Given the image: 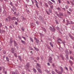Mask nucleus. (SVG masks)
I'll return each mask as SVG.
<instances>
[{"label": "nucleus", "instance_id": "obj_1", "mask_svg": "<svg viewBox=\"0 0 74 74\" xmlns=\"http://www.w3.org/2000/svg\"><path fill=\"white\" fill-rule=\"evenodd\" d=\"M50 29L53 32H55V31H56V29L54 28V27H53L52 28L51 27H50Z\"/></svg>", "mask_w": 74, "mask_h": 74}, {"label": "nucleus", "instance_id": "obj_2", "mask_svg": "<svg viewBox=\"0 0 74 74\" xmlns=\"http://www.w3.org/2000/svg\"><path fill=\"white\" fill-rule=\"evenodd\" d=\"M57 15L58 16L60 17L61 16H63V14L62 13H61V12H60L59 14H57Z\"/></svg>", "mask_w": 74, "mask_h": 74}, {"label": "nucleus", "instance_id": "obj_3", "mask_svg": "<svg viewBox=\"0 0 74 74\" xmlns=\"http://www.w3.org/2000/svg\"><path fill=\"white\" fill-rule=\"evenodd\" d=\"M52 60V58L51 57H50L49 58V61L50 63H52V61H51Z\"/></svg>", "mask_w": 74, "mask_h": 74}, {"label": "nucleus", "instance_id": "obj_4", "mask_svg": "<svg viewBox=\"0 0 74 74\" xmlns=\"http://www.w3.org/2000/svg\"><path fill=\"white\" fill-rule=\"evenodd\" d=\"M37 70H38V71L40 73L42 74V71L40 69L38 68Z\"/></svg>", "mask_w": 74, "mask_h": 74}, {"label": "nucleus", "instance_id": "obj_5", "mask_svg": "<svg viewBox=\"0 0 74 74\" xmlns=\"http://www.w3.org/2000/svg\"><path fill=\"white\" fill-rule=\"evenodd\" d=\"M18 71L17 70H16L15 72H13L12 73V74H19L17 73Z\"/></svg>", "mask_w": 74, "mask_h": 74}, {"label": "nucleus", "instance_id": "obj_6", "mask_svg": "<svg viewBox=\"0 0 74 74\" xmlns=\"http://www.w3.org/2000/svg\"><path fill=\"white\" fill-rule=\"evenodd\" d=\"M11 50L12 52V53H14V48H12Z\"/></svg>", "mask_w": 74, "mask_h": 74}, {"label": "nucleus", "instance_id": "obj_7", "mask_svg": "<svg viewBox=\"0 0 74 74\" xmlns=\"http://www.w3.org/2000/svg\"><path fill=\"white\" fill-rule=\"evenodd\" d=\"M58 42L59 43H60L61 44L62 42V40L61 39L58 40Z\"/></svg>", "mask_w": 74, "mask_h": 74}, {"label": "nucleus", "instance_id": "obj_8", "mask_svg": "<svg viewBox=\"0 0 74 74\" xmlns=\"http://www.w3.org/2000/svg\"><path fill=\"white\" fill-rule=\"evenodd\" d=\"M16 19V18L14 16L12 18H11L12 20H15Z\"/></svg>", "mask_w": 74, "mask_h": 74}, {"label": "nucleus", "instance_id": "obj_9", "mask_svg": "<svg viewBox=\"0 0 74 74\" xmlns=\"http://www.w3.org/2000/svg\"><path fill=\"white\" fill-rule=\"evenodd\" d=\"M5 20L6 21L8 22V21H10V19H9L8 18H5Z\"/></svg>", "mask_w": 74, "mask_h": 74}, {"label": "nucleus", "instance_id": "obj_10", "mask_svg": "<svg viewBox=\"0 0 74 74\" xmlns=\"http://www.w3.org/2000/svg\"><path fill=\"white\" fill-rule=\"evenodd\" d=\"M66 22L67 23L66 24V25H68V24H70V22L69 21L67 20L66 21Z\"/></svg>", "mask_w": 74, "mask_h": 74}, {"label": "nucleus", "instance_id": "obj_11", "mask_svg": "<svg viewBox=\"0 0 74 74\" xmlns=\"http://www.w3.org/2000/svg\"><path fill=\"white\" fill-rule=\"evenodd\" d=\"M37 66H38L40 68H41V66L40 64H39L38 63H37Z\"/></svg>", "mask_w": 74, "mask_h": 74}, {"label": "nucleus", "instance_id": "obj_12", "mask_svg": "<svg viewBox=\"0 0 74 74\" xmlns=\"http://www.w3.org/2000/svg\"><path fill=\"white\" fill-rule=\"evenodd\" d=\"M35 4H36V7H37V8H39V7L38 6V2L37 3H35Z\"/></svg>", "mask_w": 74, "mask_h": 74}, {"label": "nucleus", "instance_id": "obj_13", "mask_svg": "<svg viewBox=\"0 0 74 74\" xmlns=\"http://www.w3.org/2000/svg\"><path fill=\"white\" fill-rule=\"evenodd\" d=\"M21 42L22 43H23V44H24V45L26 44V42H25L24 41L22 40H21Z\"/></svg>", "mask_w": 74, "mask_h": 74}, {"label": "nucleus", "instance_id": "obj_14", "mask_svg": "<svg viewBox=\"0 0 74 74\" xmlns=\"http://www.w3.org/2000/svg\"><path fill=\"white\" fill-rule=\"evenodd\" d=\"M7 13V12H6V11L5 10H4V11L3 12V14H4L5 15Z\"/></svg>", "mask_w": 74, "mask_h": 74}, {"label": "nucleus", "instance_id": "obj_15", "mask_svg": "<svg viewBox=\"0 0 74 74\" xmlns=\"http://www.w3.org/2000/svg\"><path fill=\"white\" fill-rule=\"evenodd\" d=\"M34 48L35 49V50H36V51H39V50L38 49L36 48L35 47H34Z\"/></svg>", "mask_w": 74, "mask_h": 74}, {"label": "nucleus", "instance_id": "obj_16", "mask_svg": "<svg viewBox=\"0 0 74 74\" xmlns=\"http://www.w3.org/2000/svg\"><path fill=\"white\" fill-rule=\"evenodd\" d=\"M33 71L34 72H35V73H36L37 72L36 70L35 69H33Z\"/></svg>", "mask_w": 74, "mask_h": 74}, {"label": "nucleus", "instance_id": "obj_17", "mask_svg": "<svg viewBox=\"0 0 74 74\" xmlns=\"http://www.w3.org/2000/svg\"><path fill=\"white\" fill-rule=\"evenodd\" d=\"M57 9L58 10H59L60 11H61V10L60 9V8H59V7H58V8H57Z\"/></svg>", "mask_w": 74, "mask_h": 74}, {"label": "nucleus", "instance_id": "obj_18", "mask_svg": "<svg viewBox=\"0 0 74 74\" xmlns=\"http://www.w3.org/2000/svg\"><path fill=\"white\" fill-rule=\"evenodd\" d=\"M49 5H51L53 4V3L51 2V1H49V2L48 3Z\"/></svg>", "mask_w": 74, "mask_h": 74}, {"label": "nucleus", "instance_id": "obj_19", "mask_svg": "<svg viewBox=\"0 0 74 74\" xmlns=\"http://www.w3.org/2000/svg\"><path fill=\"white\" fill-rule=\"evenodd\" d=\"M50 44L51 45V46L52 47H53V45L51 42H50Z\"/></svg>", "mask_w": 74, "mask_h": 74}, {"label": "nucleus", "instance_id": "obj_20", "mask_svg": "<svg viewBox=\"0 0 74 74\" xmlns=\"http://www.w3.org/2000/svg\"><path fill=\"white\" fill-rule=\"evenodd\" d=\"M14 45L15 46H16V45H17V44L16 43V42L14 40Z\"/></svg>", "mask_w": 74, "mask_h": 74}, {"label": "nucleus", "instance_id": "obj_21", "mask_svg": "<svg viewBox=\"0 0 74 74\" xmlns=\"http://www.w3.org/2000/svg\"><path fill=\"white\" fill-rule=\"evenodd\" d=\"M36 42L37 44H38L39 41L38 40H36Z\"/></svg>", "mask_w": 74, "mask_h": 74}, {"label": "nucleus", "instance_id": "obj_22", "mask_svg": "<svg viewBox=\"0 0 74 74\" xmlns=\"http://www.w3.org/2000/svg\"><path fill=\"white\" fill-rule=\"evenodd\" d=\"M49 13H52V10H50V9L49 10Z\"/></svg>", "mask_w": 74, "mask_h": 74}, {"label": "nucleus", "instance_id": "obj_23", "mask_svg": "<svg viewBox=\"0 0 74 74\" xmlns=\"http://www.w3.org/2000/svg\"><path fill=\"white\" fill-rule=\"evenodd\" d=\"M65 52L66 54H69V52L68 51V50H66Z\"/></svg>", "mask_w": 74, "mask_h": 74}, {"label": "nucleus", "instance_id": "obj_24", "mask_svg": "<svg viewBox=\"0 0 74 74\" xmlns=\"http://www.w3.org/2000/svg\"><path fill=\"white\" fill-rule=\"evenodd\" d=\"M65 7L66 8V9H68V8H69V6H68V5H65Z\"/></svg>", "mask_w": 74, "mask_h": 74}, {"label": "nucleus", "instance_id": "obj_25", "mask_svg": "<svg viewBox=\"0 0 74 74\" xmlns=\"http://www.w3.org/2000/svg\"><path fill=\"white\" fill-rule=\"evenodd\" d=\"M30 40H31V41H32V42H33L34 41H33V39L31 38V37L30 38Z\"/></svg>", "mask_w": 74, "mask_h": 74}, {"label": "nucleus", "instance_id": "obj_26", "mask_svg": "<svg viewBox=\"0 0 74 74\" xmlns=\"http://www.w3.org/2000/svg\"><path fill=\"white\" fill-rule=\"evenodd\" d=\"M56 29L58 30H59V29H60V28L59 27H56Z\"/></svg>", "mask_w": 74, "mask_h": 74}, {"label": "nucleus", "instance_id": "obj_27", "mask_svg": "<svg viewBox=\"0 0 74 74\" xmlns=\"http://www.w3.org/2000/svg\"><path fill=\"white\" fill-rule=\"evenodd\" d=\"M29 63H27V68H29Z\"/></svg>", "mask_w": 74, "mask_h": 74}, {"label": "nucleus", "instance_id": "obj_28", "mask_svg": "<svg viewBox=\"0 0 74 74\" xmlns=\"http://www.w3.org/2000/svg\"><path fill=\"white\" fill-rule=\"evenodd\" d=\"M39 19L40 20H42V16H40L39 17Z\"/></svg>", "mask_w": 74, "mask_h": 74}, {"label": "nucleus", "instance_id": "obj_29", "mask_svg": "<svg viewBox=\"0 0 74 74\" xmlns=\"http://www.w3.org/2000/svg\"><path fill=\"white\" fill-rule=\"evenodd\" d=\"M22 38H23L25 40H26V39L25 37H23V36H22Z\"/></svg>", "mask_w": 74, "mask_h": 74}, {"label": "nucleus", "instance_id": "obj_30", "mask_svg": "<svg viewBox=\"0 0 74 74\" xmlns=\"http://www.w3.org/2000/svg\"><path fill=\"white\" fill-rule=\"evenodd\" d=\"M71 3L72 4V6H74V3L73 2H71Z\"/></svg>", "mask_w": 74, "mask_h": 74}, {"label": "nucleus", "instance_id": "obj_31", "mask_svg": "<svg viewBox=\"0 0 74 74\" xmlns=\"http://www.w3.org/2000/svg\"><path fill=\"white\" fill-rule=\"evenodd\" d=\"M51 1L53 2L54 3H56V2L54 0H51Z\"/></svg>", "mask_w": 74, "mask_h": 74}, {"label": "nucleus", "instance_id": "obj_32", "mask_svg": "<svg viewBox=\"0 0 74 74\" xmlns=\"http://www.w3.org/2000/svg\"><path fill=\"white\" fill-rule=\"evenodd\" d=\"M45 71H46V72H47V73H49V71H48L47 70H45Z\"/></svg>", "mask_w": 74, "mask_h": 74}, {"label": "nucleus", "instance_id": "obj_33", "mask_svg": "<svg viewBox=\"0 0 74 74\" xmlns=\"http://www.w3.org/2000/svg\"><path fill=\"white\" fill-rule=\"evenodd\" d=\"M21 29L24 32V28L23 27H22L21 28Z\"/></svg>", "mask_w": 74, "mask_h": 74}, {"label": "nucleus", "instance_id": "obj_34", "mask_svg": "<svg viewBox=\"0 0 74 74\" xmlns=\"http://www.w3.org/2000/svg\"><path fill=\"white\" fill-rule=\"evenodd\" d=\"M70 59H72V60H74L73 58V57H72V56H70Z\"/></svg>", "mask_w": 74, "mask_h": 74}, {"label": "nucleus", "instance_id": "obj_35", "mask_svg": "<svg viewBox=\"0 0 74 74\" xmlns=\"http://www.w3.org/2000/svg\"><path fill=\"white\" fill-rule=\"evenodd\" d=\"M53 5H51L50 6V8L51 9H53Z\"/></svg>", "mask_w": 74, "mask_h": 74}, {"label": "nucleus", "instance_id": "obj_36", "mask_svg": "<svg viewBox=\"0 0 74 74\" xmlns=\"http://www.w3.org/2000/svg\"><path fill=\"white\" fill-rule=\"evenodd\" d=\"M51 73L52 74H56L55 72L53 71H52Z\"/></svg>", "mask_w": 74, "mask_h": 74}, {"label": "nucleus", "instance_id": "obj_37", "mask_svg": "<svg viewBox=\"0 0 74 74\" xmlns=\"http://www.w3.org/2000/svg\"><path fill=\"white\" fill-rule=\"evenodd\" d=\"M39 34H40V35L42 36H43V35L42 34H41V33H39Z\"/></svg>", "mask_w": 74, "mask_h": 74}, {"label": "nucleus", "instance_id": "obj_38", "mask_svg": "<svg viewBox=\"0 0 74 74\" xmlns=\"http://www.w3.org/2000/svg\"><path fill=\"white\" fill-rule=\"evenodd\" d=\"M43 30L45 32H46V29L45 28H43Z\"/></svg>", "mask_w": 74, "mask_h": 74}, {"label": "nucleus", "instance_id": "obj_39", "mask_svg": "<svg viewBox=\"0 0 74 74\" xmlns=\"http://www.w3.org/2000/svg\"><path fill=\"white\" fill-rule=\"evenodd\" d=\"M36 23L37 24V25H38L39 24V23L38 21H36Z\"/></svg>", "mask_w": 74, "mask_h": 74}, {"label": "nucleus", "instance_id": "obj_40", "mask_svg": "<svg viewBox=\"0 0 74 74\" xmlns=\"http://www.w3.org/2000/svg\"><path fill=\"white\" fill-rule=\"evenodd\" d=\"M6 59L8 61H9V59L8 58L6 57Z\"/></svg>", "mask_w": 74, "mask_h": 74}, {"label": "nucleus", "instance_id": "obj_41", "mask_svg": "<svg viewBox=\"0 0 74 74\" xmlns=\"http://www.w3.org/2000/svg\"><path fill=\"white\" fill-rule=\"evenodd\" d=\"M56 24H58V21L57 20H56Z\"/></svg>", "mask_w": 74, "mask_h": 74}, {"label": "nucleus", "instance_id": "obj_42", "mask_svg": "<svg viewBox=\"0 0 74 74\" xmlns=\"http://www.w3.org/2000/svg\"><path fill=\"white\" fill-rule=\"evenodd\" d=\"M69 11H70V12H72V10L71 8H70L69 9Z\"/></svg>", "mask_w": 74, "mask_h": 74}, {"label": "nucleus", "instance_id": "obj_43", "mask_svg": "<svg viewBox=\"0 0 74 74\" xmlns=\"http://www.w3.org/2000/svg\"><path fill=\"white\" fill-rule=\"evenodd\" d=\"M71 38L73 40L74 39V38L73 36H71Z\"/></svg>", "mask_w": 74, "mask_h": 74}, {"label": "nucleus", "instance_id": "obj_44", "mask_svg": "<svg viewBox=\"0 0 74 74\" xmlns=\"http://www.w3.org/2000/svg\"><path fill=\"white\" fill-rule=\"evenodd\" d=\"M18 58H19V59H20V60H21V57L20 56H18Z\"/></svg>", "mask_w": 74, "mask_h": 74}, {"label": "nucleus", "instance_id": "obj_45", "mask_svg": "<svg viewBox=\"0 0 74 74\" xmlns=\"http://www.w3.org/2000/svg\"><path fill=\"white\" fill-rule=\"evenodd\" d=\"M60 69H61L62 71H63V70H62L63 69L62 67H60Z\"/></svg>", "mask_w": 74, "mask_h": 74}, {"label": "nucleus", "instance_id": "obj_46", "mask_svg": "<svg viewBox=\"0 0 74 74\" xmlns=\"http://www.w3.org/2000/svg\"><path fill=\"white\" fill-rule=\"evenodd\" d=\"M14 55L15 56V57H17V56L16 53H14Z\"/></svg>", "mask_w": 74, "mask_h": 74}, {"label": "nucleus", "instance_id": "obj_47", "mask_svg": "<svg viewBox=\"0 0 74 74\" xmlns=\"http://www.w3.org/2000/svg\"><path fill=\"white\" fill-rule=\"evenodd\" d=\"M15 24L16 25H18V23L17 22H16V21H15Z\"/></svg>", "mask_w": 74, "mask_h": 74}, {"label": "nucleus", "instance_id": "obj_48", "mask_svg": "<svg viewBox=\"0 0 74 74\" xmlns=\"http://www.w3.org/2000/svg\"><path fill=\"white\" fill-rule=\"evenodd\" d=\"M8 19H9L10 20L11 19V17L10 16H9L8 17Z\"/></svg>", "mask_w": 74, "mask_h": 74}, {"label": "nucleus", "instance_id": "obj_49", "mask_svg": "<svg viewBox=\"0 0 74 74\" xmlns=\"http://www.w3.org/2000/svg\"><path fill=\"white\" fill-rule=\"evenodd\" d=\"M55 71L57 72V73H58V71L57 70L55 69Z\"/></svg>", "mask_w": 74, "mask_h": 74}, {"label": "nucleus", "instance_id": "obj_50", "mask_svg": "<svg viewBox=\"0 0 74 74\" xmlns=\"http://www.w3.org/2000/svg\"><path fill=\"white\" fill-rule=\"evenodd\" d=\"M3 52L4 54H5L6 53V51H3Z\"/></svg>", "mask_w": 74, "mask_h": 74}, {"label": "nucleus", "instance_id": "obj_51", "mask_svg": "<svg viewBox=\"0 0 74 74\" xmlns=\"http://www.w3.org/2000/svg\"><path fill=\"white\" fill-rule=\"evenodd\" d=\"M58 1L59 2V3H61V0H58Z\"/></svg>", "mask_w": 74, "mask_h": 74}, {"label": "nucleus", "instance_id": "obj_52", "mask_svg": "<svg viewBox=\"0 0 74 74\" xmlns=\"http://www.w3.org/2000/svg\"><path fill=\"white\" fill-rule=\"evenodd\" d=\"M34 1H35V2L36 3H38L37 2V1L36 0H35Z\"/></svg>", "mask_w": 74, "mask_h": 74}, {"label": "nucleus", "instance_id": "obj_53", "mask_svg": "<svg viewBox=\"0 0 74 74\" xmlns=\"http://www.w3.org/2000/svg\"><path fill=\"white\" fill-rule=\"evenodd\" d=\"M67 3L68 4H70V2H69V1H67Z\"/></svg>", "mask_w": 74, "mask_h": 74}, {"label": "nucleus", "instance_id": "obj_54", "mask_svg": "<svg viewBox=\"0 0 74 74\" xmlns=\"http://www.w3.org/2000/svg\"><path fill=\"white\" fill-rule=\"evenodd\" d=\"M67 13H69V14H71V12H69L68 11H67Z\"/></svg>", "mask_w": 74, "mask_h": 74}, {"label": "nucleus", "instance_id": "obj_55", "mask_svg": "<svg viewBox=\"0 0 74 74\" xmlns=\"http://www.w3.org/2000/svg\"><path fill=\"white\" fill-rule=\"evenodd\" d=\"M69 62H70L71 63V64H73V62H72L71 61H70Z\"/></svg>", "mask_w": 74, "mask_h": 74}, {"label": "nucleus", "instance_id": "obj_56", "mask_svg": "<svg viewBox=\"0 0 74 74\" xmlns=\"http://www.w3.org/2000/svg\"><path fill=\"white\" fill-rule=\"evenodd\" d=\"M10 4L11 5V6H13L12 3L11 2L10 3Z\"/></svg>", "mask_w": 74, "mask_h": 74}, {"label": "nucleus", "instance_id": "obj_57", "mask_svg": "<svg viewBox=\"0 0 74 74\" xmlns=\"http://www.w3.org/2000/svg\"><path fill=\"white\" fill-rule=\"evenodd\" d=\"M0 12H1V7H0Z\"/></svg>", "mask_w": 74, "mask_h": 74}, {"label": "nucleus", "instance_id": "obj_58", "mask_svg": "<svg viewBox=\"0 0 74 74\" xmlns=\"http://www.w3.org/2000/svg\"><path fill=\"white\" fill-rule=\"evenodd\" d=\"M47 65H49V66H50V64L49 63V62L47 63Z\"/></svg>", "mask_w": 74, "mask_h": 74}, {"label": "nucleus", "instance_id": "obj_59", "mask_svg": "<svg viewBox=\"0 0 74 74\" xmlns=\"http://www.w3.org/2000/svg\"><path fill=\"white\" fill-rule=\"evenodd\" d=\"M36 59H37V60H38L39 59V58H38V57H37V58H36Z\"/></svg>", "mask_w": 74, "mask_h": 74}, {"label": "nucleus", "instance_id": "obj_60", "mask_svg": "<svg viewBox=\"0 0 74 74\" xmlns=\"http://www.w3.org/2000/svg\"><path fill=\"white\" fill-rule=\"evenodd\" d=\"M18 38H19V39H21V37L19 36V37H18Z\"/></svg>", "mask_w": 74, "mask_h": 74}, {"label": "nucleus", "instance_id": "obj_61", "mask_svg": "<svg viewBox=\"0 0 74 74\" xmlns=\"http://www.w3.org/2000/svg\"><path fill=\"white\" fill-rule=\"evenodd\" d=\"M69 69H70L71 70H71H72V69H71V67H69Z\"/></svg>", "mask_w": 74, "mask_h": 74}, {"label": "nucleus", "instance_id": "obj_62", "mask_svg": "<svg viewBox=\"0 0 74 74\" xmlns=\"http://www.w3.org/2000/svg\"><path fill=\"white\" fill-rule=\"evenodd\" d=\"M26 1L27 2H29V0H26Z\"/></svg>", "mask_w": 74, "mask_h": 74}, {"label": "nucleus", "instance_id": "obj_63", "mask_svg": "<svg viewBox=\"0 0 74 74\" xmlns=\"http://www.w3.org/2000/svg\"><path fill=\"white\" fill-rule=\"evenodd\" d=\"M16 15H17V16H19V13H18Z\"/></svg>", "mask_w": 74, "mask_h": 74}, {"label": "nucleus", "instance_id": "obj_64", "mask_svg": "<svg viewBox=\"0 0 74 74\" xmlns=\"http://www.w3.org/2000/svg\"><path fill=\"white\" fill-rule=\"evenodd\" d=\"M10 42L11 43H12V40H10Z\"/></svg>", "mask_w": 74, "mask_h": 74}]
</instances>
